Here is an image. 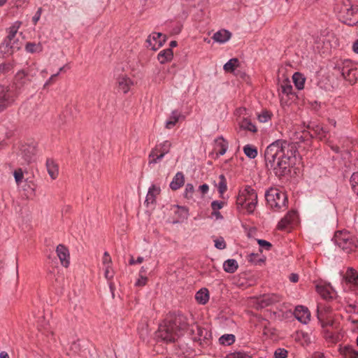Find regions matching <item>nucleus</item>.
Returning <instances> with one entry per match:
<instances>
[{
  "label": "nucleus",
  "mask_w": 358,
  "mask_h": 358,
  "mask_svg": "<svg viewBox=\"0 0 358 358\" xmlns=\"http://www.w3.org/2000/svg\"><path fill=\"white\" fill-rule=\"evenodd\" d=\"M13 176H14L16 184L17 185H20L24 178V174H23L22 169H16L13 173Z\"/></svg>",
  "instance_id": "c03bdc74"
},
{
  "label": "nucleus",
  "mask_w": 358,
  "mask_h": 358,
  "mask_svg": "<svg viewBox=\"0 0 358 358\" xmlns=\"http://www.w3.org/2000/svg\"><path fill=\"white\" fill-rule=\"evenodd\" d=\"M333 240L346 253L355 251L358 248L357 238L346 230L336 231Z\"/></svg>",
  "instance_id": "20e7f679"
},
{
  "label": "nucleus",
  "mask_w": 358,
  "mask_h": 358,
  "mask_svg": "<svg viewBox=\"0 0 358 358\" xmlns=\"http://www.w3.org/2000/svg\"><path fill=\"white\" fill-rule=\"evenodd\" d=\"M287 357V351L282 348L277 349L274 352V358H286Z\"/></svg>",
  "instance_id": "09e8293b"
},
{
  "label": "nucleus",
  "mask_w": 358,
  "mask_h": 358,
  "mask_svg": "<svg viewBox=\"0 0 358 358\" xmlns=\"http://www.w3.org/2000/svg\"><path fill=\"white\" fill-rule=\"evenodd\" d=\"M345 10H346V19L344 21L345 23L349 24V25H352L353 24H355V22L353 21H352V19H351V17L352 16H354V15H355L357 13V9L353 8V6H350L349 8H345ZM345 17V16H343Z\"/></svg>",
  "instance_id": "a19ab883"
},
{
  "label": "nucleus",
  "mask_w": 358,
  "mask_h": 358,
  "mask_svg": "<svg viewBox=\"0 0 358 358\" xmlns=\"http://www.w3.org/2000/svg\"><path fill=\"white\" fill-rule=\"evenodd\" d=\"M268 205L275 210H279L286 206L287 198L284 192L277 188L271 187L265 193Z\"/></svg>",
  "instance_id": "423d86ee"
},
{
  "label": "nucleus",
  "mask_w": 358,
  "mask_h": 358,
  "mask_svg": "<svg viewBox=\"0 0 358 358\" xmlns=\"http://www.w3.org/2000/svg\"><path fill=\"white\" fill-rule=\"evenodd\" d=\"M194 191V188L192 184L187 183L185 186L184 195L185 197L189 199L192 197L193 192Z\"/></svg>",
  "instance_id": "49530a36"
},
{
  "label": "nucleus",
  "mask_w": 358,
  "mask_h": 358,
  "mask_svg": "<svg viewBox=\"0 0 358 358\" xmlns=\"http://www.w3.org/2000/svg\"><path fill=\"white\" fill-rule=\"evenodd\" d=\"M196 301L202 305L206 304L209 300V292L206 288H201L195 294Z\"/></svg>",
  "instance_id": "bb28decb"
},
{
  "label": "nucleus",
  "mask_w": 358,
  "mask_h": 358,
  "mask_svg": "<svg viewBox=\"0 0 358 358\" xmlns=\"http://www.w3.org/2000/svg\"><path fill=\"white\" fill-rule=\"evenodd\" d=\"M59 73H55L50 76V78L46 81L44 85V87L51 85L53 82H55L56 78L58 76Z\"/></svg>",
  "instance_id": "052dcab7"
},
{
  "label": "nucleus",
  "mask_w": 358,
  "mask_h": 358,
  "mask_svg": "<svg viewBox=\"0 0 358 358\" xmlns=\"http://www.w3.org/2000/svg\"><path fill=\"white\" fill-rule=\"evenodd\" d=\"M117 89L118 92L127 94L134 85L133 81L127 76H121L117 78Z\"/></svg>",
  "instance_id": "dca6fc26"
},
{
  "label": "nucleus",
  "mask_w": 358,
  "mask_h": 358,
  "mask_svg": "<svg viewBox=\"0 0 358 358\" xmlns=\"http://www.w3.org/2000/svg\"><path fill=\"white\" fill-rule=\"evenodd\" d=\"M282 92L287 95L292 94V86L291 85L289 81H285L281 85Z\"/></svg>",
  "instance_id": "a18cd8bd"
},
{
  "label": "nucleus",
  "mask_w": 358,
  "mask_h": 358,
  "mask_svg": "<svg viewBox=\"0 0 358 358\" xmlns=\"http://www.w3.org/2000/svg\"><path fill=\"white\" fill-rule=\"evenodd\" d=\"M161 189L159 187L156 186L155 185H152L148 192L146 195L145 203L147 206H149L150 204H155L156 202V197L157 195L160 194Z\"/></svg>",
  "instance_id": "6ab92c4d"
},
{
  "label": "nucleus",
  "mask_w": 358,
  "mask_h": 358,
  "mask_svg": "<svg viewBox=\"0 0 358 358\" xmlns=\"http://www.w3.org/2000/svg\"><path fill=\"white\" fill-rule=\"evenodd\" d=\"M352 50L355 53L358 54V39L353 43Z\"/></svg>",
  "instance_id": "774afa93"
},
{
  "label": "nucleus",
  "mask_w": 358,
  "mask_h": 358,
  "mask_svg": "<svg viewBox=\"0 0 358 358\" xmlns=\"http://www.w3.org/2000/svg\"><path fill=\"white\" fill-rule=\"evenodd\" d=\"M16 97L8 89L0 85V112L3 111L7 108L11 106Z\"/></svg>",
  "instance_id": "9d476101"
},
{
  "label": "nucleus",
  "mask_w": 358,
  "mask_h": 358,
  "mask_svg": "<svg viewBox=\"0 0 358 358\" xmlns=\"http://www.w3.org/2000/svg\"><path fill=\"white\" fill-rule=\"evenodd\" d=\"M47 171L52 180L57 178L59 174V169L57 164L51 159H48L46 161Z\"/></svg>",
  "instance_id": "4be33fe9"
},
{
  "label": "nucleus",
  "mask_w": 358,
  "mask_h": 358,
  "mask_svg": "<svg viewBox=\"0 0 358 358\" xmlns=\"http://www.w3.org/2000/svg\"><path fill=\"white\" fill-rule=\"evenodd\" d=\"M298 149L295 143L278 139L268 145L264 151V159L268 170L281 178L291 173L296 164Z\"/></svg>",
  "instance_id": "f257e3e1"
},
{
  "label": "nucleus",
  "mask_w": 358,
  "mask_h": 358,
  "mask_svg": "<svg viewBox=\"0 0 358 358\" xmlns=\"http://www.w3.org/2000/svg\"><path fill=\"white\" fill-rule=\"evenodd\" d=\"M41 15V8H38L35 15L32 17L34 24H36Z\"/></svg>",
  "instance_id": "13d9d810"
},
{
  "label": "nucleus",
  "mask_w": 358,
  "mask_h": 358,
  "mask_svg": "<svg viewBox=\"0 0 358 358\" xmlns=\"http://www.w3.org/2000/svg\"><path fill=\"white\" fill-rule=\"evenodd\" d=\"M238 63L239 61L237 58H232L224 65V70L227 72H233Z\"/></svg>",
  "instance_id": "ea45409f"
},
{
  "label": "nucleus",
  "mask_w": 358,
  "mask_h": 358,
  "mask_svg": "<svg viewBox=\"0 0 358 358\" xmlns=\"http://www.w3.org/2000/svg\"><path fill=\"white\" fill-rule=\"evenodd\" d=\"M239 126L241 129L245 131H249L252 133H255L257 131V127L251 121L250 119L247 117L243 118V120L239 122Z\"/></svg>",
  "instance_id": "c85d7f7f"
},
{
  "label": "nucleus",
  "mask_w": 358,
  "mask_h": 358,
  "mask_svg": "<svg viewBox=\"0 0 358 358\" xmlns=\"http://www.w3.org/2000/svg\"><path fill=\"white\" fill-rule=\"evenodd\" d=\"M317 317L322 329L334 326V321L327 315L324 308H320L319 306L317 307Z\"/></svg>",
  "instance_id": "4468645a"
},
{
  "label": "nucleus",
  "mask_w": 358,
  "mask_h": 358,
  "mask_svg": "<svg viewBox=\"0 0 358 358\" xmlns=\"http://www.w3.org/2000/svg\"><path fill=\"white\" fill-rule=\"evenodd\" d=\"M56 252L62 265L66 268L68 267L70 263V255L68 248L65 245L59 244L57 247Z\"/></svg>",
  "instance_id": "f3484780"
},
{
  "label": "nucleus",
  "mask_w": 358,
  "mask_h": 358,
  "mask_svg": "<svg viewBox=\"0 0 358 358\" xmlns=\"http://www.w3.org/2000/svg\"><path fill=\"white\" fill-rule=\"evenodd\" d=\"M348 283L358 286V273L352 268H348L344 276Z\"/></svg>",
  "instance_id": "393cba45"
},
{
  "label": "nucleus",
  "mask_w": 358,
  "mask_h": 358,
  "mask_svg": "<svg viewBox=\"0 0 358 358\" xmlns=\"http://www.w3.org/2000/svg\"><path fill=\"white\" fill-rule=\"evenodd\" d=\"M243 152L245 155L250 159H255L257 156V150L253 145H245L243 148Z\"/></svg>",
  "instance_id": "58836bf2"
},
{
  "label": "nucleus",
  "mask_w": 358,
  "mask_h": 358,
  "mask_svg": "<svg viewBox=\"0 0 358 358\" xmlns=\"http://www.w3.org/2000/svg\"><path fill=\"white\" fill-rule=\"evenodd\" d=\"M43 45L41 43L28 42L25 45V50L29 53H39L43 51Z\"/></svg>",
  "instance_id": "2f4dec72"
},
{
  "label": "nucleus",
  "mask_w": 358,
  "mask_h": 358,
  "mask_svg": "<svg viewBox=\"0 0 358 358\" xmlns=\"http://www.w3.org/2000/svg\"><path fill=\"white\" fill-rule=\"evenodd\" d=\"M219 341L221 345H231L235 342V336L231 334H224L219 338Z\"/></svg>",
  "instance_id": "c9c22d12"
},
{
  "label": "nucleus",
  "mask_w": 358,
  "mask_h": 358,
  "mask_svg": "<svg viewBox=\"0 0 358 358\" xmlns=\"http://www.w3.org/2000/svg\"><path fill=\"white\" fill-rule=\"evenodd\" d=\"M14 42L4 40L0 44V58H6L12 55L15 51Z\"/></svg>",
  "instance_id": "a211bd4d"
},
{
  "label": "nucleus",
  "mask_w": 358,
  "mask_h": 358,
  "mask_svg": "<svg viewBox=\"0 0 358 358\" xmlns=\"http://www.w3.org/2000/svg\"><path fill=\"white\" fill-rule=\"evenodd\" d=\"M272 114L271 112L264 110L257 115V119L260 122H266L271 120Z\"/></svg>",
  "instance_id": "37998d69"
},
{
  "label": "nucleus",
  "mask_w": 358,
  "mask_h": 358,
  "mask_svg": "<svg viewBox=\"0 0 358 358\" xmlns=\"http://www.w3.org/2000/svg\"><path fill=\"white\" fill-rule=\"evenodd\" d=\"M36 155V148L29 144L22 145L17 153L18 157L23 160V163L29 164Z\"/></svg>",
  "instance_id": "f8f14e48"
},
{
  "label": "nucleus",
  "mask_w": 358,
  "mask_h": 358,
  "mask_svg": "<svg viewBox=\"0 0 358 358\" xmlns=\"http://www.w3.org/2000/svg\"><path fill=\"white\" fill-rule=\"evenodd\" d=\"M27 75L24 71H19L16 75L13 84L8 87L16 98L23 92L24 86L30 81L26 78Z\"/></svg>",
  "instance_id": "1a4fd4ad"
},
{
  "label": "nucleus",
  "mask_w": 358,
  "mask_h": 358,
  "mask_svg": "<svg viewBox=\"0 0 358 358\" xmlns=\"http://www.w3.org/2000/svg\"><path fill=\"white\" fill-rule=\"evenodd\" d=\"M238 268V264L236 260L234 259H229L223 264L224 271L229 273H234Z\"/></svg>",
  "instance_id": "c756f323"
},
{
  "label": "nucleus",
  "mask_w": 358,
  "mask_h": 358,
  "mask_svg": "<svg viewBox=\"0 0 358 358\" xmlns=\"http://www.w3.org/2000/svg\"><path fill=\"white\" fill-rule=\"evenodd\" d=\"M281 300L282 297L276 294H264L257 299V306L258 308H264L276 303H279Z\"/></svg>",
  "instance_id": "ddd939ff"
},
{
  "label": "nucleus",
  "mask_w": 358,
  "mask_h": 358,
  "mask_svg": "<svg viewBox=\"0 0 358 358\" xmlns=\"http://www.w3.org/2000/svg\"><path fill=\"white\" fill-rule=\"evenodd\" d=\"M308 128L313 132L311 134L312 137H317L320 139H322L326 137L327 131L323 128L320 124L312 123L308 126Z\"/></svg>",
  "instance_id": "aec40b11"
},
{
  "label": "nucleus",
  "mask_w": 358,
  "mask_h": 358,
  "mask_svg": "<svg viewBox=\"0 0 358 358\" xmlns=\"http://www.w3.org/2000/svg\"><path fill=\"white\" fill-rule=\"evenodd\" d=\"M185 183V176L182 172H178L170 183V188L172 190H177Z\"/></svg>",
  "instance_id": "412c9836"
},
{
  "label": "nucleus",
  "mask_w": 358,
  "mask_h": 358,
  "mask_svg": "<svg viewBox=\"0 0 358 358\" xmlns=\"http://www.w3.org/2000/svg\"><path fill=\"white\" fill-rule=\"evenodd\" d=\"M173 57L172 49L167 48L159 52L157 55V59L160 64H165L171 61Z\"/></svg>",
  "instance_id": "a878e982"
},
{
  "label": "nucleus",
  "mask_w": 358,
  "mask_h": 358,
  "mask_svg": "<svg viewBox=\"0 0 358 358\" xmlns=\"http://www.w3.org/2000/svg\"><path fill=\"white\" fill-rule=\"evenodd\" d=\"M102 264L103 266H111L112 260L108 252H105L103 253V256L102 258Z\"/></svg>",
  "instance_id": "8fccbe9b"
},
{
  "label": "nucleus",
  "mask_w": 358,
  "mask_h": 358,
  "mask_svg": "<svg viewBox=\"0 0 358 358\" xmlns=\"http://www.w3.org/2000/svg\"><path fill=\"white\" fill-rule=\"evenodd\" d=\"M148 278L143 275H139L138 279L136 280L135 285L138 287H142L146 285Z\"/></svg>",
  "instance_id": "603ef678"
},
{
  "label": "nucleus",
  "mask_w": 358,
  "mask_h": 358,
  "mask_svg": "<svg viewBox=\"0 0 358 358\" xmlns=\"http://www.w3.org/2000/svg\"><path fill=\"white\" fill-rule=\"evenodd\" d=\"M218 192L222 195L227 189V182L225 176L223 174L220 175L219 182L217 185Z\"/></svg>",
  "instance_id": "4c0bfd02"
},
{
  "label": "nucleus",
  "mask_w": 358,
  "mask_h": 358,
  "mask_svg": "<svg viewBox=\"0 0 358 358\" xmlns=\"http://www.w3.org/2000/svg\"><path fill=\"white\" fill-rule=\"evenodd\" d=\"M171 147V143L169 141H164V142L156 145L149 154L148 164L150 165L159 162L165 155L169 152Z\"/></svg>",
  "instance_id": "6e6552de"
},
{
  "label": "nucleus",
  "mask_w": 358,
  "mask_h": 358,
  "mask_svg": "<svg viewBox=\"0 0 358 358\" xmlns=\"http://www.w3.org/2000/svg\"><path fill=\"white\" fill-rule=\"evenodd\" d=\"M352 189L355 186H358V173H354L350 180Z\"/></svg>",
  "instance_id": "4d7b16f0"
},
{
  "label": "nucleus",
  "mask_w": 358,
  "mask_h": 358,
  "mask_svg": "<svg viewBox=\"0 0 358 358\" xmlns=\"http://www.w3.org/2000/svg\"><path fill=\"white\" fill-rule=\"evenodd\" d=\"M188 325L187 317L176 314L159 326L157 336L166 343H173L183 334Z\"/></svg>",
  "instance_id": "f03ea898"
},
{
  "label": "nucleus",
  "mask_w": 358,
  "mask_h": 358,
  "mask_svg": "<svg viewBox=\"0 0 358 358\" xmlns=\"http://www.w3.org/2000/svg\"><path fill=\"white\" fill-rule=\"evenodd\" d=\"M217 148V155H223L226 153L228 145L227 143L222 138H218L216 140Z\"/></svg>",
  "instance_id": "e433bc0d"
},
{
  "label": "nucleus",
  "mask_w": 358,
  "mask_h": 358,
  "mask_svg": "<svg viewBox=\"0 0 358 358\" xmlns=\"http://www.w3.org/2000/svg\"><path fill=\"white\" fill-rule=\"evenodd\" d=\"M289 279L292 282H297L299 281V275L296 273H291L289 276Z\"/></svg>",
  "instance_id": "69168bd1"
},
{
  "label": "nucleus",
  "mask_w": 358,
  "mask_h": 358,
  "mask_svg": "<svg viewBox=\"0 0 358 358\" xmlns=\"http://www.w3.org/2000/svg\"><path fill=\"white\" fill-rule=\"evenodd\" d=\"M212 215L215 217L216 219H222L223 218L222 215L219 212V210H216V211L213 210Z\"/></svg>",
  "instance_id": "338daca9"
},
{
  "label": "nucleus",
  "mask_w": 358,
  "mask_h": 358,
  "mask_svg": "<svg viewBox=\"0 0 358 358\" xmlns=\"http://www.w3.org/2000/svg\"><path fill=\"white\" fill-rule=\"evenodd\" d=\"M324 334L327 339L334 340V336L333 333L329 331L328 329H324Z\"/></svg>",
  "instance_id": "680f3d73"
},
{
  "label": "nucleus",
  "mask_w": 358,
  "mask_h": 358,
  "mask_svg": "<svg viewBox=\"0 0 358 358\" xmlns=\"http://www.w3.org/2000/svg\"><path fill=\"white\" fill-rule=\"evenodd\" d=\"M292 80H293L295 87L298 90H300L303 89L306 78L301 73H300L299 72L294 73L292 76Z\"/></svg>",
  "instance_id": "473e14b6"
},
{
  "label": "nucleus",
  "mask_w": 358,
  "mask_h": 358,
  "mask_svg": "<svg viewBox=\"0 0 358 358\" xmlns=\"http://www.w3.org/2000/svg\"><path fill=\"white\" fill-rule=\"evenodd\" d=\"M143 262V257H138L136 259H134L133 257H131L129 260V264L134 265L136 264H141Z\"/></svg>",
  "instance_id": "bf43d9fd"
},
{
  "label": "nucleus",
  "mask_w": 358,
  "mask_h": 358,
  "mask_svg": "<svg viewBox=\"0 0 358 358\" xmlns=\"http://www.w3.org/2000/svg\"><path fill=\"white\" fill-rule=\"evenodd\" d=\"M231 34L225 29L220 30L213 34V39L218 43H224L231 38Z\"/></svg>",
  "instance_id": "b1692460"
},
{
  "label": "nucleus",
  "mask_w": 358,
  "mask_h": 358,
  "mask_svg": "<svg viewBox=\"0 0 358 358\" xmlns=\"http://www.w3.org/2000/svg\"><path fill=\"white\" fill-rule=\"evenodd\" d=\"M257 243L261 248L266 250H270L272 247L271 243L265 240L258 239Z\"/></svg>",
  "instance_id": "3c124183"
},
{
  "label": "nucleus",
  "mask_w": 358,
  "mask_h": 358,
  "mask_svg": "<svg viewBox=\"0 0 358 358\" xmlns=\"http://www.w3.org/2000/svg\"><path fill=\"white\" fill-rule=\"evenodd\" d=\"M209 189V187L207 184H203L199 186V190L202 194H206Z\"/></svg>",
  "instance_id": "e2e57ef3"
},
{
  "label": "nucleus",
  "mask_w": 358,
  "mask_h": 358,
  "mask_svg": "<svg viewBox=\"0 0 358 358\" xmlns=\"http://www.w3.org/2000/svg\"><path fill=\"white\" fill-rule=\"evenodd\" d=\"M215 247L219 250H224L226 248V243L222 237H220L214 241Z\"/></svg>",
  "instance_id": "de8ad7c7"
},
{
  "label": "nucleus",
  "mask_w": 358,
  "mask_h": 358,
  "mask_svg": "<svg viewBox=\"0 0 358 358\" xmlns=\"http://www.w3.org/2000/svg\"><path fill=\"white\" fill-rule=\"evenodd\" d=\"M352 308H355L354 314H353V315H352V322L357 323L358 322V310H357L356 306H353Z\"/></svg>",
  "instance_id": "0e129e2a"
},
{
  "label": "nucleus",
  "mask_w": 358,
  "mask_h": 358,
  "mask_svg": "<svg viewBox=\"0 0 358 358\" xmlns=\"http://www.w3.org/2000/svg\"><path fill=\"white\" fill-rule=\"evenodd\" d=\"M111 266H104V275L107 280H110L113 277V272L110 270Z\"/></svg>",
  "instance_id": "6e6d98bb"
},
{
  "label": "nucleus",
  "mask_w": 358,
  "mask_h": 358,
  "mask_svg": "<svg viewBox=\"0 0 358 358\" xmlns=\"http://www.w3.org/2000/svg\"><path fill=\"white\" fill-rule=\"evenodd\" d=\"M231 358H252V357L244 352H236L231 355Z\"/></svg>",
  "instance_id": "5fc2aeb1"
},
{
  "label": "nucleus",
  "mask_w": 358,
  "mask_h": 358,
  "mask_svg": "<svg viewBox=\"0 0 358 358\" xmlns=\"http://www.w3.org/2000/svg\"><path fill=\"white\" fill-rule=\"evenodd\" d=\"M21 25H22V22L20 21L15 22L12 24V26H10L7 29L8 35L4 40L15 43V41H14L15 37L16 34L17 33L20 27H21Z\"/></svg>",
  "instance_id": "5701e85b"
},
{
  "label": "nucleus",
  "mask_w": 358,
  "mask_h": 358,
  "mask_svg": "<svg viewBox=\"0 0 358 358\" xmlns=\"http://www.w3.org/2000/svg\"><path fill=\"white\" fill-rule=\"evenodd\" d=\"M257 204V194L249 185L245 186L239 190L236 198V206L239 210H245L248 213H252Z\"/></svg>",
  "instance_id": "7ed1b4c3"
},
{
  "label": "nucleus",
  "mask_w": 358,
  "mask_h": 358,
  "mask_svg": "<svg viewBox=\"0 0 358 358\" xmlns=\"http://www.w3.org/2000/svg\"><path fill=\"white\" fill-rule=\"evenodd\" d=\"M180 117H181V113L178 110H173L171 112L170 117L166 122V124H165L166 128L169 129L173 128L176 125V124L178 122V121L179 120Z\"/></svg>",
  "instance_id": "cd10ccee"
},
{
  "label": "nucleus",
  "mask_w": 358,
  "mask_h": 358,
  "mask_svg": "<svg viewBox=\"0 0 358 358\" xmlns=\"http://www.w3.org/2000/svg\"><path fill=\"white\" fill-rule=\"evenodd\" d=\"M224 205V202L220 201H213L211 203V208L213 210L216 211L221 209Z\"/></svg>",
  "instance_id": "864d4df0"
},
{
  "label": "nucleus",
  "mask_w": 358,
  "mask_h": 358,
  "mask_svg": "<svg viewBox=\"0 0 358 358\" xmlns=\"http://www.w3.org/2000/svg\"><path fill=\"white\" fill-rule=\"evenodd\" d=\"M296 218V213L295 211H290L281 220L278 224L280 229L284 228L287 224L294 222Z\"/></svg>",
  "instance_id": "7c9ffc66"
},
{
  "label": "nucleus",
  "mask_w": 358,
  "mask_h": 358,
  "mask_svg": "<svg viewBox=\"0 0 358 358\" xmlns=\"http://www.w3.org/2000/svg\"><path fill=\"white\" fill-rule=\"evenodd\" d=\"M185 331L188 332L192 341L198 343L202 348L209 345L211 333L206 329L201 327L196 323H193L192 324H188Z\"/></svg>",
  "instance_id": "39448f33"
},
{
  "label": "nucleus",
  "mask_w": 358,
  "mask_h": 358,
  "mask_svg": "<svg viewBox=\"0 0 358 358\" xmlns=\"http://www.w3.org/2000/svg\"><path fill=\"white\" fill-rule=\"evenodd\" d=\"M294 315L295 318L303 324H308L310 320V313L308 308L303 306L296 307Z\"/></svg>",
  "instance_id": "2eb2a0df"
},
{
  "label": "nucleus",
  "mask_w": 358,
  "mask_h": 358,
  "mask_svg": "<svg viewBox=\"0 0 358 358\" xmlns=\"http://www.w3.org/2000/svg\"><path fill=\"white\" fill-rule=\"evenodd\" d=\"M343 353L346 358H358V351L355 350L352 346L344 347Z\"/></svg>",
  "instance_id": "79ce46f5"
},
{
  "label": "nucleus",
  "mask_w": 358,
  "mask_h": 358,
  "mask_svg": "<svg viewBox=\"0 0 358 358\" xmlns=\"http://www.w3.org/2000/svg\"><path fill=\"white\" fill-rule=\"evenodd\" d=\"M343 78L352 84L358 81V66L351 60H344L341 65L338 66Z\"/></svg>",
  "instance_id": "0eeeda50"
},
{
  "label": "nucleus",
  "mask_w": 358,
  "mask_h": 358,
  "mask_svg": "<svg viewBox=\"0 0 358 358\" xmlns=\"http://www.w3.org/2000/svg\"><path fill=\"white\" fill-rule=\"evenodd\" d=\"M178 210L176 214L178 215V220L175 222H182L187 220L189 215L188 209L184 206H177Z\"/></svg>",
  "instance_id": "f704fd0d"
},
{
  "label": "nucleus",
  "mask_w": 358,
  "mask_h": 358,
  "mask_svg": "<svg viewBox=\"0 0 358 358\" xmlns=\"http://www.w3.org/2000/svg\"><path fill=\"white\" fill-rule=\"evenodd\" d=\"M316 289L323 299H330L333 298L330 287L324 285H317Z\"/></svg>",
  "instance_id": "72a5a7b5"
},
{
  "label": "nucleus",
  "mask_w": 358,
  "mask_h": 358,
  "mask_svg": "<svg viewBox=\"0 0 358 358\" xmlns=\"http://www.w3.org/2000/svg\"><path fill=\"white\" fill-rule=\"evenodd\" d=\"M166 36L159 32L150 34L145 41V45L148 48L157 50L161 48L166 41Z\"/></svg>",
  "instance_id": "9b49d317"
}]
</instances>
